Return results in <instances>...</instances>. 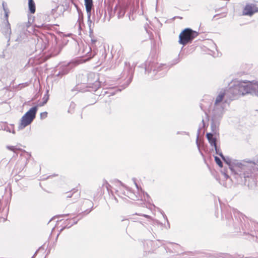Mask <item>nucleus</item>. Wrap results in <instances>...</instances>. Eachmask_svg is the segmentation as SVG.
Segmentation results:
<instances>
[{"instance_id":"nucleus-15","label":"nucleus","mask_w":258,"mask_h":258,"mask_svg":"<svg viewBox=\"0 0 258 258\" xmlns=\"http://www.w3.org/2000/svg\"><path fill=\"white\" fill-rule=\"evenodd\" d=\"M47 116V112H43L40 113V117L41 119L45 118Z\"/></svg>"},{"instance_id":"nucleus-5","label":"nucleus","mask_w":258,"mask_h":258,"mask_svg":"<svg viewBox=\"0 0 258 258\" xmlns=\"http://www.w3.org/2000/svg\"><path fill=\"white\" fill-rule=\"evenodd\" d=\"M258 12V7L253 4H247L243 8L242 15L244 16H251L254 13Z\"/></svg>"},{"instance_id":"nucleus-13","label":"nucleus","mask_w":258,"mask_h":258,"mask_svg":"<svg viewBox=\"0 0 258 258\" xmlns=\"http://www.w3.org/2000/svg\"><path fill=\"white\" fill-rule=\"evenodd\" d=\"M215 161L217 164L220 167H223V164L222 161H221L220 159L218 158V157L216 156L215 157Z\"/></svg>"},{"instance_id":"nucleus-16","label":"nucleus","mask_w":258,"mask_h":258,"mask_svg":"<svg viewBox=\"0 0 258 258\" xmlns=\"http://www.w3.org/2000/svg\"><path fill=\"white\" fill-rule=\"evenodd\" d=\"M66 194H67L66 197L67 198H71V197H72V195H71V194L69 192H67Z\"/></svg>"},{"instance_id":"nucleus-4","label":"nucleus","mask_w":258,"mask_h":258,"mask_svg":"<svg viewBox=\"0 0 258 258\" xmlns=\"http://www.w3.org/2000/svg\"><path fill=\"white\" fill-rule=\"evenodd\" d=\"M244 88L245 87L243 85H236L229 88L225 91L229 98L233 99L235 96L243 95L244 93L243 92V90Z\"/></svg>"},{"instance_id":"nucleus-14","label":"nucleus","mask_w":258,"mask_h":258,"mask_svg":"<svg viewBox=\"0 0 258 258\" xmlns=\"http://www.w3.org/2000/svg\"><path fill=\"white\" fill-rule=\"evenodd\" d=\"M7 149L14 152H16L17 150H19L15 146H8Z\"/></svg>"},{"instance_id":"nucleus-2","label":"nucleus","mask_w":258,"mask_h":258,"mask_svg":"<svg viewBox=\"0 0 258 258\" xmlns=\"http://www.w3.org/2000/svg\"><path fill=\"white\" fill-rule=\"evenodd\" d=\"M37 107L34 106L28 111L21 118L19 125V129L22 130L30 124L35 118Z\"/></svg>"},{"instance_id":"nucleus-3","label":"nucleus","mask_w":258,"mask_h":258,"mask_svg":"<svg viewBox=\"0 0 258 258\" xmlns=\"http://www.w3.org/2000/svg\"><path fill=\"white\" fill-rule=\"evenodd\" d=\"M87 85L95 91L99 89L101 86L99 75L93 73L89 74L87 76Z\"/></svg>"},{"instance_id":"nucleus-1","label":"nucleus","mask_w":258,"mask_h":258,"mask_svg":"<svg viewBox=\"0 0 258 258\" xmlns=\"http://www.w3.org/2000/svg\"><path fill=\"white\" fill-rule=\"evenodd\" d=\"M199 34V32L196 31L190 28H186L180 33L178 42L180 44L185 45L190 43Z\"/></svg>"},{"instance_id":"nucleus-8","label":"nucleus","mask_w":258,"mask_h":258,"mask_svg":"<svg viewBox=\"0 0 258 258\" xmlns=\"http://www.w3.org/2000/svg\"><path fill=\"white\" fill-rule=\"evenodd\" d=\"M227 95L226 91H224L223 92H221L217 96L216 98V100L215 102V105H217L219 104L223 100L224 96Z\"/></svg>"},{"instance_id":"nucleus-9","label":"nucleus","mask_w":258,"mask_h":258,"mask_svg":"<svg viewBox=\"0 0 258 258\" xmlns=\"http://www.w3.org/2000/svg\"><path fill=\"white\" fill-rule=\"evenodd\" d=\"M85 5L87 13H90L93 6V1L85 0Z\"/></svg>"},{"instance_id":"nucleus-10","label":"nucleus","mask_w":258,"mask_h":258,"mask_svg":"<svg viewBox=\"0 0 258 258\" xmlns=\"http://www.w3.org/2000/svg\"><path fill=\"white\" fill-rule=\"evenodd\" d=\"M29 9L31 14L35 12V4L33 0H29Z\"/></svg>"},{"instance_id":"nucleus-11","label":"nucleus","mask_w":258,"mask_h":258,"mask_svg":"<svg viewBox=\"0 0 258 258\" xmlns=\"http://www.w3.org/2000/svg\"><path fill=\"white\" fill-rule=\"evenodd\" d=\"M3 7L5 12L6 19L7 21H8L9 13H10V11L9 9L6 7L5 3H3Z\"/></svg>"},{"instance_id":"nucleus-7","label":"nucleus","mask_w":258,"mask_h":258,"mask_svg":"<svg viewBox=\"0 0 258 258\" xmlns=\"http://www.w3.org/2000/svg\"><path fill=\"white\" fill-rule=\"evenodd\" d=\"M206 137L210 145L214 147L215 150H217L216 139L213 135L212 133H207Z\"/></svg>"},{"instance_id":"nucleus-12","label":"nucleus","mask_w":258,"mask_h":258,"mask_svg":"<svg viewBox=\"0 0 258 258\" xmlns=\"http://www.w3.org/2000/svg\"><path fill=\"white\" fill-rule=\"evenodd\" d=\"M48 99H49V95L47 93L46 94H45L44 96V97L43 98V102L39 104V106H43L45 104H46L47 103Z\"/></svg>"},{"instance_id":"nucleus-6","label":"nucleus","mask_w":258,"mask_h":258,"mask_svg":"<svg viewBox=\"0 0 258 258\" xmlns=\"http://www.w3.org/2000/svg\"><path fill=\"white\" fill-rule=\"evenodd\" d=\"M81 210L88 212H90L91 209L93 206V203L91 201L87 199H84L81 202Z\"/></svg>"}]
</instances>
